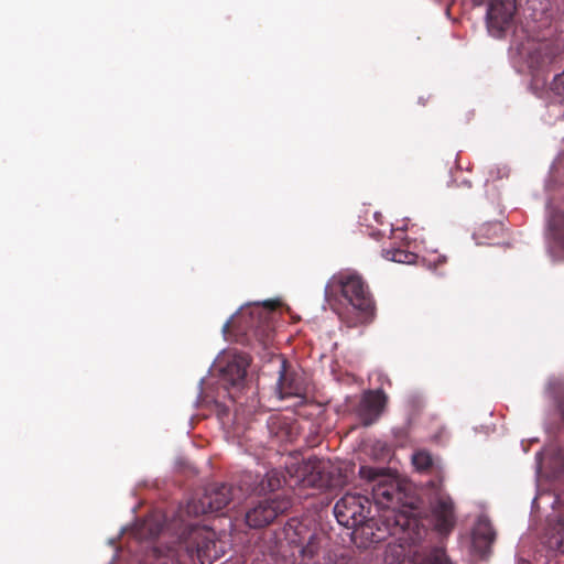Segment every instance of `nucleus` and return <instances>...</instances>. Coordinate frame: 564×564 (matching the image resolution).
<instances>
[{
  "instance_id": "f257e3e1",
  "label": "nucleus",
  "mask_w": 564,
  "mask_h": 564,
  "mask_svg": "<svg viewBox=\"0 0 564 564\" xmlns=\"http://www.w3.org/2000/svg\"><path fill=\"white\" fill-rule=\"evenodd\" d=\"M359 475L362 479L373 482L371 494L375 505L382 511L379 521L383 528L378 527L377 532H371L370 541L380 542L387 535H397L405 533L417 525V521L412 517L413 508L401 505L403 494L398 481L380 469L361 466Z\"/></svg>"
},
{
  "instance_id": "f03ea898",
  "label": "nucleus",
  "mask_w": 564,
  "mask_h": 564,
  "mask_svg": "<svg viewBox=\"0 0 564 564\" xmlns=\"http://www.w3.org/2000/svg\"><path fill=\"white\" fill-rule=\"evenodd\" d=\"M340 291L341 296L360 314L361 323H370L375 316L376 305L364 279L355 273H340L332 279L326 288Z\"/></svg>"
},
{
  "instance_id": "7ed1b4c3",
  "label": "nucleus",
  "mask_w": 564,
  "mask_h": 564,
  "mask_svg": "<svg viewBox=\"0 0 564 564\" xmlns=\"http://www.w3.org/2000/svg\"><path fill=\"white\" fill-rule=\"evenodd\" d=\"M370 501L359 494H345L334 507V514L338 523L347 529H360L364 534H370L377 520L369 517Z\"/></svg>"
},
{
  "instance_id": "20e7f679",
  "label": "nucleus",
  "mask_w": 564,
  "mask_h": 564,
  "mask_svg": "<svg viewBox=\"0 0 564 564\" xmlns=\"http://www.w3.org/2000/svg\"><path fill=\"white\" fill-rule=\"evenodd\" d=\"M276 304L268 301L263 305H252L240 312L237 317V322L243 332L252 334L263 345L271 341L274 325L272 319V313L275 310Z\"/></svg>"
},
{
  "instance_id": "39448f33",
  "label": "nucleus",
  "mask_w": 564,
  "mask_h": 564,
  "mask_svg": "<svg viewBox=\"0 0 564 564\" xmlns=\"http://www.w3.org/2000/svg\"><path fill=\"white\" fill-rule=\"evenodd\" d=\"M183 545L188 556L200 564H213L224 551L219 546L217 534L206 527H193L184 538Z\"/></svg>"
},
{
  "instance_id": "423d86ee",
  "label": "nucleus",
  "mask_w": 564,
  "mask_h": 564,
  "mask_svg": "<svg viewBox=\"0 0 564 564\" xmlns=\"http://www.w3.org/2000/svg\"><path fill=\"white\" fill-rule=\"evenodd\" d=\"M237 492H240L241 496L245 494V491H240L239 488H234L228 484L210 485L205 489L204 495L199 499H193L188 502L187 513L197 517L219 512L235 500L241 499L240 496H237Z\"/></svg>"
},
{
  "instance_id": "0eeeda50",
  "label": "nucleus",
  "mask_w": 564,
  "mask_h": 564,
  "mask_svg": "<svg viewBox=\"0 0 564 564\" xmlns=\"http://www.w3.org/2000/svg\"><path fill=\"white\" fill-rule=\"evenodd\" d=\"M434 489L430 501L431 522L441 535H448L456 525L455 506L451 496L443 490L442 480H432Z\"/></svg>"
},
{
  "instance_id": "6e6552de",
  "label": "nucleus",
  "mask_w": 564,
  "mask_h": 564,
  "mask_svg": "<svg viewBox=\"0 0 564 564\" xmlns=\"http://www.w3.org/2000/svg\"><path fill=\"white\" fill-rule=\"evenodd\" d=\"M333 467L328 460L310 457L295 469L297 481L304 487L328 488L334 485Z\"/></svg>"
},
{
  "instance_id": "1a4fd4ad",
  "label": "nucleus",
  "mask_w": 564,
  "mask_h": 564,
  "mask_svg": "<svg viewBox=\"0 0 564 564\" xmlns=\"http://www.w3.org/2000/svg\"><path fill=\"white\" fill-rule=\"evenodd\" d=\"M291 506V500L285 497H274L261 500L247 511L246 523L250 528L267 527L280 514L286 512Z\"/></svg>"
},
{
  "instance_id": "9d476101",
  "label": "nucleus",
  "mask_w": 564,
  "mask_h": 564,
  "mask_svg": "<svg viewBox=\"0 0 564 564\" xmlns=\"http://www.w3.org/2000/svg\"><path fill=\"white\" fill-rule=\"evenodd\" d=\"M561 45L553 40L534 41L525 48L527 64L534 72L546 69L561 54Z\"/></svg>"
},
{
  "instance_id": "9b49d317",
  "label": "nucleus",
  "mask_w": 564,
  "mask_h": 564,
  "mask_svg": "<svg viewBox=\"0 0 564 564\" xmlns=\"http://www.w3.org/2000/svg\"><path fill=\"white\" fill-rule=\"evenodd\" d=\"M516 0H490L487 10V23L490 32L500 36L512 23Z\"/></svg>"
},
{
  "instance_id": "f8f14e48",
  "label": "nucleus",
  "mask_w": 564,
  "mask_h": 564,
  "mask_svg": "<svg viewBox=\"0 0 564 564\" xmlns=\"http://www.w3.org/2000/svg\"><path fill=\"white\" fill-rule=\"evenodd\" d=\"M282 481V474L275 469L267 471L263 476L248 471L240 479L239 490L245 491V494L262 495L279 489Z\"/></svg>"
},
{
  "instance_id": "ddd939ff",
  "label": "nucleus",
  "mask_w": 564,
  "mask_h": 564,
  "mask_svg": "<svg viewBox=\"0 0 564 564\" xmlns=\"http://www.w3.org/2000/svg\"><path fill=\"white\" fill-rule=\"evenodd\" d=\"M388 402L387 394L381 390H369L364 393L358 406V416L364 426H370L378 421Z\"/></svg>"
},
{
  "instance_id": "4468645a",
  "label": "nucleus",
  "mask_w": 564,
  "mask_h": 564,
  "mask_svg": "<svg viewBox=\"0 0 564 564\" xmlns=\"http://www.w3.org/2000/svg\"><path fill=\"white\" fill-rule=\"evenodd\" d=\"M250 359L247 355H234L221 369V379L226 384L240 386L247 376Z\"/></svg>"
},
{
  "instance_id": "2eb2a0df",
  "label": "nucleus",
  "mask_w": 564,
  "mask_h": 564,
  "mask_svg": "<svg viewBox=\"0 0 564 564\" xmlns=\"http://www.w3.org/2000/svg\"><path fill=\"white\" fill-rule=\"evenodd\" d=\"M279 380L276 383L280 399L289 397H300L303 393V386L296 376L286 369V361H281L279 370Z\"/></svg>"
},
{
  "instance_id": "dca6fc26",
  "label": "nucleus",
  "mask_w": 564,
  "mask_h": 564,
  "mask_svg": "<svg viewBox=\"0 0 564 564\" xmlns=\"http://www.w3.org/2000/svg\"><path fill=\"white\" fill-rule=\"evenodd\" d=\"M496 532L488 521H479L473 532V547L481 556L489 553Z\"/></svg>"
},
{
  "instance_id": "f3484780",
  "label": "nucleus",
  "mask_w": 564,
  "mask_h": 564,
  "mask_svg": "<svg viewBox=\"0 0 564 564\" xmlns=\"http://www.w3.org/2000/svg\"><path fill=\"white\" fill-rule=\"evenodd\" d=\"M270 437L276 443H288L292 441V427L286 419L279 414L270 415L267 422Z\"/></svg>"
},
{
  "instance_id": "a211bd4d",
  "label": "nucleus",
  "mask_w": 564,
  "mask_h": 564,
  "mask_svg": "<svg viewBox=\"0 0 564 564\" xmlns=\"http://www.w3.org/2000/svg\"><path fill=\"white\" fill-rule=\"evenodd\" d=\"M419 564H455L444 546H431L424 549L420 554Z\"/></svg>"
},
{
  "instance_id": "6ab92c4d",
  "label": "nucleus",
  "mask_w": 564,
  "mask_h": 564,
  "mask_svg": "<svg viewBox=\"0 0 564 564\" xmlns=\"http://www.w3.org/2000/svg\"><path fill=\"white\" fill-rule=\"evenodd\" d=\"M549 228L555 247L564 252V210H558L551 217Z\"/></svg>"
},
{
  "instance_id": "aec40b11",
  "label": "nucleus",
  "mask_w": 564,
  "mask_h": 564,
  "mask_svg": "<svg viewBox=\"0 0 564 564\" xmlns=\"http://www.w3.org/2000/svg\"><path fill=\"white\" fill-rule=\"evenodd\" d=\"M382 254L387 260L398 263H412L415 254L400 248H387L382 250Z\"/></svg>"
},
{
  "instance_id": "412c9836",
  "label": "nucleus",
  "mask_w": 564,
  "mask_h": 564,
  "mask_svg": "<svg viewBox=\"0 0 564 564\" xmlns=\"http://www.w3.org/2000/svg\"><path fill=\"white\" fill-rule=\"evenodd\" d=\"M412 464L416 470L427 471L433 467V457L430 452L420 449L412 455Z\"/></svg>"
},
{
  "instance_id": "4be33fe9",
  "label": "nucleus",
  "mask_w": 564,
  "mask_h": 564,
  "mask_svg": "<svg viewBox=\"0 0 564 564\" xmlns=\"http://www.w3.org/2000/svg\"><path fill=\"white\" fill-rule=\"evenodd\" d=\"M319 539L316 534H311L306 544L301 547L303 561L312 560L318 552Z\"/></svg>"
},
{
  "instance_id": "5701e85b",
  "label": "nucleus",
  "mask_w": 564,
  "mask_h": 564,
  "mask_svg": "<svg viewBox=\"0 0 564 564\" xmlns=\"http://www.w3.org/2000/svg\"><path fill=\"white\" fill-rule=\"evenodd\" d=\"M501 231L502 224L498 221L482 224L478 229V234L488 239L498 237Z\"/></svg>"
},
{
  "instance_id": "b1692460",
  "label": "nucleus",
  "mask_w": 564,
  "mask_h": 564,
  "mask_svg": "<svg viewBox=\"0 0 564 564\" xmlns=\"http://www.w3.org/2000/svg\"><path fill=\"white\" fill-rule=\"evenodd\" d=\"M546 544L549 549L564 554V535L561 532L550 536Z\"/></svg>"
},
{
  "instance_id": "393cba45",
  "label": "nucleus",
  "mask_w": 564,
  "mask_h": 564,
  "mask_svg": "<svg viewBox=\"0 0 564 564\" xmlns=\"http://www.w3.org/2000/svg\"><path fill=\"white\" fill-rule=\"evenodd\" d=\"M551 90L564 99V70L553 78Z\"/></svg>"
},
{
  "instance_id": "a878e982",
  "label": "nucleus",
  "mask_w": 564,
  "mask_h": 564,
  "mask_svg": "<svg viewBox=\"0 0 564 564\" xmlns=\"http://www.w3.org/2000/svg\"><path fill=\"white\" fill-rule=\"evenodd\" d=\"M159 533H160V528H159V525H155V528H150L149 536L155 538L159 535Z\"/></svg>"
},
{
  "instance_id": "bb28decb",
  "label": "nucleus",
  "mask_w": 564,
  "mask_h": 564,
  "mask_svg": "<svg viewBox=\"0 0 564 564\" xmlns=\"http://www.w3.org/2000/svg\"><path fill=\"white\" fill-rule=\"evenodd\" d=\"M558 409H560V412H561V415H562V419L564 421V397L561 399L560 403H558Z\"/></svg>"
},
{
  "instance_id": "cd10ccee",
  "label": "nucleus",
  "mask_w": 564,
  "mask_h": 564,
  "mask_svg": "<svg viewBox=\"0 0 564 564\" xmlns=\"http://www.w3.org/2000/svg\"><path fill=\"white\" fill-rule=\"evenodd\" d=\"M158 564H174V561L170 558H159Z\"/></svg>"
},
{
  "instance_id": "c85d7f7f",
  "label": "nucleus",
  "mask_w": 564,
  "mask_h": 564,
  "mask_svg": "<svg viewBox=\"0 0 564 564\" xmlns=\"http://www.w3.org/2000/svg\"><path fill=\"white\" fill-rule=\"evenodd\" d=\"M230 321H228L225 325H224V330H228V328L230 327Z\"/></svg>"
},
{
  "instance_id": "c756f323",
  "label": "nucleus",
  "mask_w": 564,
  "mask_h": 564,
  "mask_svg": "<svg viewBox=\"0 0 564 564\" xmlns=\"http://www.w3.org/2000/svg\"><path fill=\"white\" fill-rule=\"evenodd\" d=\"M375 217L379 218V217H381V215H378V213H375ZM377 220L379 221V219H377Z\"/></svg>"
}]
</instances>
